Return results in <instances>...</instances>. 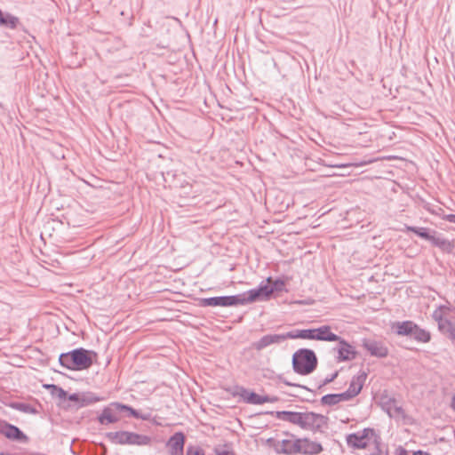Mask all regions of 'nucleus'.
Here are the masks:
<instances>
[{"label": "nucleus", "instance_id": "nucleus-1", "mask_svg": "<svg viewBox=\"0 0 455 455\" xmlns=\"http://www.w3.org/2000/svg\"><path fill=\"white\" fill-rule=\"evenodd\" d=\"M267 413L275 416L280 420L298 426L303 430L314 433L322 431V428L328 424V417L313 411H280Z\"/></svg>", "mask_w": 455, "mask_h": 455}, {"label": "nucleus", "instance_id": "nucleus-2", "mask_svg": "<svg viewBox=\"0 0 455 455\" xmlns=\"http://www.w3.org/2000/svg\"><path fill=\"white\" fill-rule=\"evenodd\" d=\"M97 358L98 354L95 351L78 347L60 354L59 363L71 371H84L89 369L97 361Z\"/></svg>", "mask_w": 455, "mask_h": 455}, {"label": "nucleus", "instance_id": "nucleus-3", "mask_svg": "<svg viewBox=\"0 0 455 455\" xmlns=\"http://www.w3.org/2000/svg\"><path fill=\"white\" fill-rule=\"evenodd\" d=\"M123 411L129 412V414L135 419L142 420H148L150 419V414H141L132 407L116 402L112 403L108 407H105L102 410L101 413L98 417V421L101 425L116 423L120 420L117 413Z\"/></svg>", "mask_w": 455, "mask_h": 455}, {"label": "nucleus", "instance_id": "nucleus-4", "mask_svg": "<svg viewBox=\"0 0 455 455\" xmlns=\"http://www.w3.org/2000/svg\"><path fill=\"white\" fill-rule=\"evenodd\" d=\"M291 363L296 373L306 376L316 369L318 360L313 350L300 348L293 354Z\"/></svg>", "mask_w": 455, "mask_h": 455}, {"label": "nucleus", "instance_id": "nucleus-5", "mask_svg": "<svg viewBox=\"0 0 455 455\" xmlns=\"http://www.w3.org/2000/svg\"><path fill=\"white\" fill-rule=\"evenodd\" d=\"M107 438L115 444L119 445H138L147 446L150 445L152 439L146 435H140L130 431H116L109 432L106 435Z\"/></svg>", "mask_w": 455, "mask_h": 455}, {"label": "nucleus", "instance_id": "nucleus-6", "mask_svg": "<svg viewBox=\"0 0 455 455\" xmlns=\"http://www.w3.org/2000/svg\"><path fill=\"white\" fill-rule=\"evenodd\" d=\"M449 310L448 307L440 306L433 312L432 317L437 322L439 331L455 344V321L446 315Z\"/></svg>", "mask_w": 455, "mask_h": 455}, {"label": "nucleus", "instance_id": "nucleus-7", "mask_svg": "<svg viewBox=\"0 0 455 455\" xmlns=\"http://www.w3.org/2000/svg\"><path fill=\"white\" fill-rule=\"evenodd\" d=\"M379 405L390 418L405 419L406 413L402 406L398 405L396 399L390 396L387 392L379 397Z\"/></svg>", "mask_w": 455, "mask_h": 455}, {"label": "nucleus", "instance_id": "nucleus-8", "mask_svg": "<svg viewBox=\"0 0 455 455\" xmlns=\"http://www.w3.org/2000/svg\"><path fill=\"white\" fill-rule=\"evenodd\" d=\"M239 305H246L257 300L264 301L270 299L269 291L267 290V284L261 282L258 288L251 289L238 294Z\"/></svg>", "mask_w": 455, "mask_h": 455}, {"label": "nucleus", "instance_id": "nucleus-9", "mask_svg": "<svg viewBox=\"0 0 455 455\" xmlns=\"http://www.w3.org/2000/svg\"><path fill=\"white\" fill-rule=\"evenodd\" d=\"M237 391L234 395H239L243 402L251 404H263L265 403H274L277 401L276 397L269 395H259L255 392H250L243 387H236Z\"/></svg>", "mask_w": 455, "mask_h": 455}, {"label": "nucleus", "instance_id": "nucleus-10", "mask_svg": "<svg viewBox=\"0 0 455 455\" xmlns=\"http://www.w3.org/2000/svg\"><path fill=\"white\" fill-rule=\"evenodd\" d=\"M238 295L202 298L200 307H232L239 305Z\"/></svg>", "mask_w": 455, "mask_h": 455}, {"label": "nucleus", "instance_id": "nucleus-11", "mask_svg": "<svg viewBox=\"0 0 455 455\" xmlns=\"http://www.w3.org/2000/svg\"><path fill=\"white\" fill-rule=\"evenodd\" d=\"M0 434L9 440L28 443L29 438L16 426L0 419Z\"/></svg>", "mask_w": 455, "mask_h": 455}, {"label": "nucleus", "instance_id": "nucleus-12", "mask_svg": "<svg viewBox=\"0 0 455 455\" xmlns=\"http://www.w3.org/2000/svg\"><path fill=\"white\" fill-rule=\"evenodd\" d=\"M369 435H373L374 430L364 428L362 432L353 433L347 435V443L354 449H364L368 445Z\"/></svg>", "mask_w": 455, "mask_h": 455}, {"label": "nucleus", "instance_id": "nucleus-13", "mask_svg": "<svg viewBox=\"0 0 455 455\" xmlns=\"http://www.w3.org/2000/svg\"><path fill=\"white\" fill-rule=\"evenodd\" d=\"M363 347L371 356L385 358L388 355V348L382 341L365 339L363 340Z\"/></svg>", "mask_w": 455, "mask_h": 455}, {"label": "nucleus", "instance_id": "nucleus-14", "mask_svg": "<svg viewBox=\"0 0 455 455\" xmlns=\"http://www.w3.org/2000/svg\"><path fill=\"white\" fill-rule=\"evenodd\" d=\"M185 435L182 432H177L172 435L166 443L170 455H183L185 445Z\"/></svg>", "mask_w": 455, "mask_h": 455}, {"label": "nucleus", "instance_id": "nucleus-15", "mask_svg": "<svg viewBox=\"0 0 455 455\" xmlns=\"http://www.w3.org/2000/svg\"><path fill=\"white\" fill-rule=\"evenodd\" d=\"M337 341L339 342V346L338 347L334 348V350H337L338 352V362L351 361L355 358L356 351L352 345H350L341 337L340 339Z\"/></svg>", "mask_w": 455, "mask_h": 455}, {"label": "nucleus", "instance_id": "nucleus-16", "mask_svg": "<svg viewBox=\"0 0 455 455\" xmlns=\"http://www.w3.org/2000/svg\"><path fill=\"white\" fill-rule=\"evenodd\" d=\"M299 438L297 439H283L275 445V449L276 452L283 453L286 455H292L299 453Z\"/></svg>", "mask_w": 455, "mask_h": 455}, {"label": "nucleus", "instance_id": "nucleus-17", "mask_svg": "<svg viewBox=\"0 0 455 455\" xmlns=\"http://www.w3.org/2000/svg\"><path fill=\"white\" fill-rule=\"evenodd\" d=\"M299 454L317 455L323 451V446L320 443L312 441L308 438H299Z\"/></svg>", "mask_w": 455, "mask_h": 455}, {"label": "nucleus", "instance_id": "nucleus-18", "mask_svg": "<svg viewBox=\"0 0 455 455\" xmlns=\"http://www.w3.org/2000/svg\"><path fill=\"white\" fill-rule=\"evenodd\" d=\"M366 378L367 374L364 371H360L357 375L352 378L347 391L353 398L360 394Z\"/></svg>", "mask_w": 455, "mask_h": 455}, {"label": "nucleus", "instance_id": "nucleus-19", "mask_svg": "<svg viewBox=\"0 0 455 455\" xmlns=\"http://www.w3.org/2000/svg\"><path fill=\"white\" fill-rule=\"evenodd\" d=\"M417 323L412 321L396 322L394 324L395 333L399 336H410L411 338Z\"/></svg>", "mask_w": 455, "mask_h": 455}, {"label": "nucleus", "instance_id": "nucleus-20", "mask_svg": "<svg viewBox=\"0 0 455 455\" xmlns=\"http://www.w3.org/2000/svg\"><path fill=\"white\" fill-rule=\"evenodd\" d=\"M316 340L322 341H336L340 339V337L331 331L329 325H322L315 329Z\"/></svg>", "mask_w": 455, "mask_h": 455}, {"label": "nucleus", "instance_id": "nucleus-21", "mask_svg": "<svg viewBox=\"0 0 455 455\" xmlns=\"http://www.w3.org/2000/svg\"><path fill=\"white\" fill-rule=\"evenodd\" d=\"M267 290L270 297L275 291H283L285 290V282L280 278L273 280L271 276L267 278Z\"/></svg>", "mask_w": 455, "mask_h": 455}, {"label": "nucleus", "instance_id": "nucleus-22", "mask_svg": "<svg viewBox=\"0 0 455 455\" xmlns=\"http://www.w3.org/2000/svg\"><path fill=\"white\" fill-rule=\"evenodd\" d=\"M291 339H315V329L292 330L291 331Z\"/></svg>", "mask_w": 455, "mask_h": 455}, {"label": "nucleus", "instance_id": "nucleus-23", "mask_svg": "<svg viewBox=\"0 0 455 455\" xmlns=\"http://www.w3.org/2000/svg\"><path fill=\"white\" fill-rule=\"evenodd\" d=\"M411 338L418 342L427 343L431 340V333L416 324Z\"/></svg>", "mask_w": 455, "mask_h": 455}, {"label": "nucleus", "instance_id": "nucleus-24", "mask_svg": "<svg viewBox=\"0 0 455 455\" xmlns=\"http://www.w3.org/2000/svg\"><path fill=\"white\" fill-rule=\"evenodd\" d=\"M404 230L407 232H412L416 234L418 236L429 241L431 238L430 229L425 227H413V226H404Z\"/></svg>", "mask_w": 455, "mask_h": 455}, {"label": "nucleus", "instance_id": "nucleus-25", "mask_svg": "<svg viewBox=\"0 0 455 455\" xmlns=\"http://www.w3.org/2000/svg\"><path fill=\"white\" fill-rule=\"evenodd\" d=\"M432 233H433V235H431V238L429 241L431 242V243L434 246L438 247L442 250H446V249L451 248V244L449 240H447L446 238H443L442 236H435V235L436 234L435 230H432Z\"/></svg>", "mask_w": 455, "mask_h": 455}, {"label": "nucleus", "instance_id": "nucleus-26", "mask_svg": "<svg viewBox=\"0 0 455 455\" xmlns=\"http://www.w3.org/2000/svg\"><path fill=\"white\" fill-rule=\"evenodd\" d=\"M100 401H101V398L92 392L82 393L80 406H88Z\"/></svg>", "mask_w": 455, "mask_h": 455}, {"label": "nucleus", "instance_id": "nucleus-27", "mask_svg": "<svg viewBox=\"0 0 455 455\" xmlns=\"http://www.w3.org/2000/svg\"><path fill=\"white\" fill-rule=\"evenodd\" d=\"M272 345V340L270 334L264 335L261 337L259 340L253 342L251 344V347L257 351H261L262 349L266 348L267 347H269Z\"/></svg>", "mask_w": 455, "mask_h": 455}, {"label": "nucleus", "instance_id": "nucleus-28", "mask_svg": "<svg viewBox=\"0 0 455 455\" xmlns=\"http://www.w3.org/2000/svg\"><path fill=\"white\" fill-rule=\"evenodd\" d=\"M11 407L19 411L28 413V414H36L37 413V410L34 406H32L29 403H12L11 404Z\"/></svg>", "mask_w": 455, "mask_h": 455}, {"label": "nucleus", "instance_id": "nucleus-29", "mask_svg": "<svg viewBox=\"0 0 455 455\" xmlns=\"http://www.w3.org/2000/svg\"><path fill=\"white\" fill-rule=\"evenodd\" d=\"M290 335H291V331L286 333L270 334L272 345L280 344L288 339H291V336H290Z\"/></svg>", "mask_w": 455, "mask_h": 455}, {"label": "nucleus", "instance_id": "nucleus-30", "mask_svg": "<svg viewBox=\"0 0 455 455\" xmlns=\"http://www.w3.org/2000/svg\"><path fill=\"white\" fill-rule=\"evenodd\" d=\"M321 403L323 405H329V406L338 404L339 402H338L336 394H327V395L322 396Z\"/></svg>", "mask_w": 455, "mask_h": 455}, {"label": "nucleus", "instance_id": "nucleus-31", "mask_svg": "<svg viewBox=\"0 0 455 455\" xmlns=\"http://www.w3.org/2000/svg\"><path fill=\"white\" fill-rule=\"evenodd\" d=\"M186 455H205V453L200 446L190 445L187 448Z\"/></svg>", "mask_w": 455, "mask_h": 455}, {"label": "nucleus", "instance_id": "nucleus-32", "mask_svg": "<svg viewBox=\"0 0 455 455\" xmlns=\"http://www.w3.org/2000/svg\"><path fill=\"white\" fill-rule=\"evenodd\" d=\"M339 375V371H336L334 373L327 376L320 384L319 387H322L323 386H326L327 384L332 382Z\"/></svg>", "mask_w": 455, "mask_h": 455}, {"label": "nucleus", "instance_id": "nucleus-33", "mask_svg": "<svg viewBox=\"0 0 455 455\" xmlns=\"http://www.w3.org/2000/svg\"><path fill=\"white\" fill-rule=\"evenodd\" d=\"M339 403L340 402L349 401L353 399L352 395L348 393V391H345L343 393L336 394Z\"/></svg>", "mask_w": 455, "mask_h": 455}, {"label": "nucleus", "instance_id": "nucleus-34", "mask_svg": "<svg viewBox=\"0 0 455 455\" xmlns=\"http://www.w3.org/2000/svg\"><path fill=\"white\" fill-rule=\"evenodd\" d=\"M48 387H52V388H53V389H55V390L57 391V395H58V396H59L60 399H65V398H66V396H67V392H66L63 388H61V387H57V386H55V385H50V386H48Z\"/></svg>", "mask_w": 455, "mask_h": 455}, {"label": "nucleus", "instance_id": "nucleus-35", "mask_svg": "<svg viewBox=\"0 0 455 455\" xmlns=\"http://www.w3.org/2000/svg\"><path fill=\"white\" fill-rule=\"evenodd\" d=\"M283 383L284 385H286V386L297 387L304 388V389H306V390H307V391H310V389H309V388H307V387L302 386V385H299V384L292 383V382H291V381H289V380H287V379H283Z\"/></svg>", "mask_w": 455, "mask_h": 455}, {"label": "nucleus", "instance_id": "nucleus-36", "mask_svg": "<svg viewBox=\"0 0 455 455\" xmlns=\"http://www.w3.org/2000/svg\"><path fill=\"white\" fill-rule=\"evenodd\" d=\"M81 394H71L68 395V400L71 402H76L80 404Z\"/></svg>", "mask_w": 455, "mask_h": 455}, {"label": "nucleus", "instance_id": "nucleus-37", "mask_svg": "<svg viewBox=\"0 0 455 455\" xmlns=\"http://www.w3.org/2000/svg\"><path fill=\"white\" fill-rule=\"evenodd\" d=\"M443 220L455 224V214H445L442 217Z\"/></svg>", "mask_w": 455, "mask_h": 455}, {"label": "nucleus", "instance_id": "nucleus-38", "mask_svg": "<svg viewBox=\"0 0 455 455\" xmlns=\"http://www.w3.org/2000/svg\"><path fill=\"white\" fill-rule=\"evenodd\" d=\"M217 455H234V452L230 451H222L218 452Z\"/></svg>", "mask_w": 455, "mask_h": 455}, {"label": "nucleus", "instance_id": "nucleus-39", "mask_svg": "<svg viewBox=\"0 0 455 455\" xmlns=\"http://www.w3.org/2000/svg\"><path fill=\"white\" fill-rule=\"evenodd\" d=\"M412 455H427V454L421 451H418L414 452Z\"/></svg>", "mask_w": 455, "mask_h": 455}, {"label": "nucleus", "instance_id": "nucleus-40", "mask_svg": "<svg viewBox=\"0 0 455 455\" xmlns=\"http://www.w3.org/2000/svg\"><path fill=\"white\" fill-rule=\"evenodd\" d=\"M451 406H452L453 410L455 411V395L452 397Z\"/></svg>", "mask_w": 455, "mask_h": 455}, {"label": "nucleus", "instance_id": "nucleus-41", "mask_svg": "<svg viewBox=\"0 0 455 455\" xmlns=\"http://www.w3.org/2000/svg\"><path fill=\"white\" fill-rule=\"evenodd\" d=\"M0 455H15V454H12V453H8V452H1Z\"/></svg>", "mask_w": 455, "mask_h": 455}, {"label": "nucleus", "instance_id": "nucleus-42", "mask_svg": "<svg viewBox=\"0 0 455 455\" xmlns=\"http://www.w3.org/2000/svg\"><path fill=\"white\" fill-rule=\"evenodd\" d=\"M296 303H298V304H299V305H303V304H304V302H303V301H301V300L297 301Z\"/></svg>", "mask_w": 455, "mask_h": 455}]
</instances>
